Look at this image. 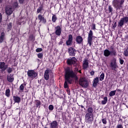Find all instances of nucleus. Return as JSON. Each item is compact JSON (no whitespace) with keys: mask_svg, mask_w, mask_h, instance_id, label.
<instances>
[{"mask_svg":"<svg viewBox=\"0 0 128 128\" xmlns=\"http://www.w3.org/2000/svg\"><path fill=\"white\" fill-rule=\"evenodd\" d=\"M14 78L12 77V74H10V76L8 75L7 76V80L9 82H14Z\"/></svg>","mask_w":128,"mask_h":128,"instance_id":"nucleus-23","label":"nucleus"},{"mask_svg":"<svg viewBox=\"0 0 128 128\" xmlns=\"http://www.w3.org/2000/svg\"><path fill=\"white\" fill-rule=\"evenodd\" d=\"M104 55L106 57L110 56H116V51L114 48H112L111 51L106 49L104 50Z\"/></svg>","mask_w":128,"mask_h":128,"instance_id":"nucleus-4","label":"nucleus"},{"mask_svg":"<svg viewBox=\"0 0 128 128\" xmlns=\"http://www.w3.org/2000/svg\"><path fill=\"white\" fill-rule=\"evenodd\" d=\"M75 67L76 68H74V72L70 68L66 70L64 83V88H68V82L70 84H72L74 81V78L75 80H78L76 74H78V66Z\"/></svg>","mask_w":128,"mask_h":128,"instance_id":"nucleus-1","label":"nucleus"},{"mask_svg":"<svg viewBox=\"0 0 128 128\" xmlns=\"http://www.w3.org/2000/svg\"><path fill=\"white\" fill-rule=\"evenodd\" d=\"M110 66L112 70H116V69L118 68V64H116V60L115 58L112 60L110 64Z\"/></svg>","mask_w":128,"mask_h":128,"instance_id":"nucleus-10","label":"nucleus"},{"mask_svg":"<svg viewBox=\"0 0 128 128\" xmlns=\"http://www.w3.org/2000/svg\"><path fill=\"white\" fill-rule=\"evenodd\" d=\"M48 110H54V106H52V104L48 106Z\"/></svg>","mask_w":128,"mask_h":128,"instance_id":"nucleus-38","label":"nucleus"},{"mask_svg":"<svg viewBox=\"0 0 128 128\" xmlns=\"http://www.w3.org/2000/svg\"><path fill=\"white\" fill-rule=\"evenodd\" d=\"M24 86H26V84H22L20 86V90H24Z\"/></svg>","mask_w":128,"mask_h":128,"instance_id":"nucleus-33","label":"nucleus"},{"mask_svg":"<svg viewBox=\"0 0 128 128\" xmlns=\"http://www.w3.org/2000/svg\"><path fill=\"white\" fill-rule=\"evenodd\" d=\"M116 90L111 91L109 93L110 96H114L116 94Z\"/></svg>","mask_w":128,"mask_h":128,"instance_id":"nucleus-29","label":"nucleus"},{"mask_svg":"<svg viewBox=\"0 0 128 128\" xmlns=\"http://www.w3.org/2000/svg\"><path fill=\"white\" fill-rule=\"evenodd\" d=\"M84 42V38L81 36H78L76 37V42L78 44H80Z\"/></svg>","mask_w":128,"mask_h":128,"instance_id":"nucleus-16","label":"nucleus"},{"mask_svg":"<svg viewBox=\"0 0 128 128\" xmlns=\"http://www.w3.org/2000/svg\"><path fill=\"white\" fill-rule=\"evenodd\" d=\"M92 30H96V24H92Z\"/></svg>","mask_w":128,"mask_h":128,"instance_id":"nucleus-42","label":"nucleus"},{"mask_svg":"<svg viewBox=\"0 0 128 128\" xmlns=\"http://www.w3.org/2000/svg\"><path fill=\"white\" fill-rule=\"evenodd\" d=\"M50 72V70L48 69L46 70L44 72V78L46 80H48V78H50V75L48 74Z\"/></svg>","mask_w":128,"mask_h":128,"instance_id":"nucleus-17","label":"nucleus"},{"mask_svg":"<svg viewBox=\"0 0 128 128\" xmlns=\"http://www.w3.org/2000/svg\"><path fill=\"white\" fill-rule=\"evenodd\" d=\"M13 98L14 102H17L18 104H20V96H14Z\"/></svg>","mask_w":128,"mask_h":128,"instance_id":"nucleus-21","label":"nucleus"},{"mask_svg":"<svg viewBox=\"0 0 128 128\" xmlns=\"http://www.w3.org/2000/svg\"><path fill=\"white\" fill-rule=\"evenodd\" d=\"M93 34L94 33H92V30H90L88 37V44H89L90 46H92V38H94Z\"/></svg>","mask_w":128,"mask_h":128,"instance_id":"nucleus-7","label":"nucleus"},{"mask_svg":"<svg viewBox=\"0 0 128 128\" xmlns=\"http://www.w3.org/2000/svg\"><path fill=\"white\" fill-rule=\"evenodd\" d=\"M42 102L39 100H35V104L37 108H40V104Z\"/></svg>","mask_w":128,"mask_h":128,"instance_id":"nucleus-26","label":"nucleus"},{"mask_svg":"<svg viewBox=\"0 0 128 128\" xmlns=\"http://www.w3.org/2000/svg\"><path fill=\"white\" fill-rule=\"evenodd\" d=\"M56 20H58L56 16V15H54L52 17V22H56Z\"/></svg>","mask_w":128,"mask_h":128,"instance_id":"nucleus-31","label":"nucleus"},{"mask_svg":"<svg viewBox=\"0 0 128 128\" xmlns=\"http://www.w3.org/2000/svg\"><path fill=\"white\" fill-rule=\"evenodd\" d=\"M7 72L8 74H10L12 72V68L10 67H9L8 69L7 70Z\"/></svg>","mask_w":128,"mask_h":128,"instance_id":"nucleus-37","label":"nucleus"},{"mask_svg":"<svg viewBox=\"0 0 128 128\" xmlns=\"http://www.w3.org/2000/svg\"><path fill=\"white\" fill-rule=\"evenodd\" d=\"M86 120L89 124H92L94 122V114H86L85 116Z\"/></svg>","mask_w":128,"mask_h":128,"instance_id":"nucleus-8","label":"nucleus"},{"mask_svg":"<svg viewBox=\"0 0 128 128\" xmlns=\"http://www.w3.org/2000/svg\"><path fill=\"white\" fill-rule=\"evenodd\" d=\"M117 92H122V90L120 89H116Z\"/></svg>","mask_w":128,"mask_h":128,"instance_id":"nucleus-50","label":"nucleus"},{"mask_svg":"<svg viewBox=\"0 0 128 128\" xmlns=\"http://www.w3.org/2000/svg\"><path fill=\"white\" fill-rule=\"evenodd\" d=\"M4 32H2L1 33V35L0 36V42L2 44V42H4Z\"/></svg>","mask_w":128,"mask_h":128,"instance_id":"nucleus-25","label":"nucleus"},{"mask_svg":"<svg viewBox=\"0 0 128 128\" xmlns=\"http://www.w3.org/2000/svg\"><path fill=\"white\" fill-rule=\"evenodd\" d=\"M38 18L40 20V22H42L44 24H46V20L44 18V17L42 16V14H39L38 16Z\"/></svg>","mask_w":128,"mask_h":128,"instance_id":"nucleus-20","label":"nucleus"},{"mask_svg":"<svg viewBox=\"0 0 128 128\" xmlns=\"http://www.w3.org/2000/svg\"><path fill=\"white\" fill-rule=\"evenodd\" d=\"M58 126V122L56 121H53L51 124H50V128H56Z\"/></svg>","mask_w":128,"mask_h":128,"instance_id":"nucleus-24","label":"nucleus"},{"mask_svg":"<svg viewBox=\"0 0 128 128\" xmlns=\"http://www.w3.org/2000/svg\"><path fill=\"white\" fill-rule=\"evenodd\" d=\"M78 84L80 86L84 88H86L88 86V82L86 80L85 78H81L79 80Z\"/></svg>","mask_w":128,"mask_h":128,"instance_id":"nucleus-5","label":"nucleus"},{"mask_svg":"<svg viewBox=\"0 0 128 128\" xmlns=\"http://www.w3.org/2000/svg\"><path fill=\"white\" fill-rule=\"evenodd\" d=\"M108 13L110 14L112 12V6H109L108 8Z\"/></svg>","mask_w":128,"mask_h":128,"instance_id":"nucleus-35","label":"nucleus"},{"mask_svg":"<svg viewBox=\"0 0 128 128\" xmlns=\"http://www.w3.org/2000/svg\"><path fill=\"white\" fill-rule=\"evenodd\" d=\"M5 12L7 16H10V14H12L14 10H12V8L8 6L5 8Z\"/></svg>","mask_w":128,"mask_h":128,"instance_id":"nucleus-12","label":"nucleus"},{"mask_svg":"<svg viewBox=\"0 0 128 128\" xmlns=\"http://www.w3.org/2000/svg\"><path fill=\"white\" fill-rule=\"evenodd\" d=\"M67 64L68 66H78V68H80V64H78V60L74 57L68 59Z\"/></svg>","mask_w":128,"mask_h":128,"instance_id":"nucleus-3","label":"nucleus"},{"mask_svg":"<svg viewBox=\"0 0 128 128\" xmlns=\"http://www.w3.org/2000/svg\"><path fill=\"white\" fill-rule=\"evenodd\" d=\"M38 58H42V56H44V54L42 53H39L37 54Z\"/></svg>","mask_w":128,"mask_h":128,"instance_id":"nucleus-36","label":"nucleus"},{"mask_svg":"<svg viewBox=\"0 0 128 128\" xmlns=\"http://www.w3.org/2000/svg\"><path fill=\"white\" fill-rule=\"evenodd\" d=\"M113 28H116V22H115L114 23V24L113 26Z\"/></svg>","mask_w":128,"mask_h":128,"instance_id":"nucleus-49","label":"nucleus"},{"mask_svg":"<svg viewBox=\"0 0 128 128\" xmlns=\"http://www.w3.org/2000/svg\"><path fill=\"white\" fill-rule=\"evenodd\" d=\"M90 74H91L92 76H94V70H92L90 72Z\"/></svg>","mask_w":128,"mask_h":128,"instance_id":"nucleus-47","label":"nucleus"},{"mask_svg":"<svg viewBox=\"0 0 128 128\" xmlns=\"http://www.w3.org/2000/svg\"><path fill=\"white\" fill-rule=\"evenodd\" d=\"M94 108L90 107L87 110V113L86 114H94Z\"/></svg>","mask_w":128,"mask_h":128,"instance_id":"nucleus-22","label":"nucleus"},{"mask_svg":"<svg viewBox=\"0 0 128 128\" xmlns=\"http://www.w3.org/2000/svg\"><path fill=\"white\" fill-rule=\"evenodd\" d=\"M6 96H8V98L10 96V89H8L6 90V94H5Z\"/></svg>","mask_w":128,"mask_h":128,"instance_id":"nucleus-27","label":"nucleus"},{"mask_svg":"<svg viewBox=\"0 0 128 128\" xmlns=\"http://www.w3.org/2000/svg\"><path fill=\"white\" fill-rule=\"evenodd\" d=\"M120 64H124V61L122 58H120Z\"/></svg>","mask_w":128,"mask_h":128,"instance_id":"nucleus-44","label":"nucleus"},{"mask_svg":"<svg viewBox=\"0 0 128 128\" xmlns=\"http://www.w3.org/2000/svg\"><path fill=\"white\" fill-rule=\"evenodd\" d=\"M44 128H46V127H44Z\"/></svg>","mask_w":128,"mask_h":128,"instance_id":"nucleus-54","label":"nucleus"},{"mask_svg":"<svg viewBox=\"0 0 128 128\" xmlns=\"http://www.w3.org/2000/svg\"><path fill=\"white\" fill-rule=\"evenodd\" d=\"M72 35L69 34L68 36V40L66 42V46H72Z\"/></svg>","mask_w":128,"mask_h":128,"instance_id":"nucleus-14","label":"nucleus"},{"mask_svg":"<svg viewBox=\"0 0 128 128\" xmlns=\"http://www.w3.org/2000/svg\"><path fill=\"white\" fill-rule=\"evenodd\" d=\"M124 2V0H114L113 5L116 10H120L122 8V4Z\"/></svg>","mask_w":128,"mask_h":128,"instance_id":"nucleus-2","label":"nucleus"},{"mask_svg":"<svg viewBox=\"0 0 128 128\" xmlns=\"http://www.w3.org/2000/svg\"><path fill=\"white\" fill-rule=\"evenodd\" d=\"M55 30H56V36H60V34H62V28H60V26H57L55 27Z\"/></svg>","mask_w":128,"mask_h":128,"instance_id":"nucleus-15","label":"nucleus"},{"mask_svg":"<svg viewBox=\"0 0 128 128\" xmlns=\"http://www.w3.org/2000/svg\"><path fill=\"white\" fill-rule=\"evenodd\" d=\"M20 24V23H19Z\"/></svg>","mask_w":128,"mask_h":128,"instance_id":"nucleus-55","label":"nucleus"},{"mask_svg":"<svg viewBox=\"0 0 128 128\" xmlns=\"http://www.w3.org/2000/svg\"><path fill=\"white\" fill-rule=\"evenodd\" d=\"M88 68V60L87 59H84L83 62V68L86 70Z\"/></svg>","mask_w":128,"mask_h":128,"instance_id":"nucleus-18","label":"nucleus"},{"mask_svg":"<svg viewBox=\"0 0 128 128\" xmlns=\"http://www.w3.org/2000/svg\"><path fill=\"white\" fill-rule=\"evenodd\" d=\"M78 72H80V74H82V70H80L78 71Z\"/></svg>","mask_w":128,"mask_h":128,"instance_id":"nucleus-52","label":"nucleus"},{"mask_svg":"<svg viewBox=\"0 0 128 128\" xmlns=\"http://www.w3.org/2000/svg\"><path fill=\"white\" fill-rule=\"evenodd\" d=\"M2 15L0 12V24L2 22Z\"/></svg>","mask_w":128,"mask_h":128,"instance_id":"nucleus-43","label":"nucleus"},{"mask_svg":"<svg viewBox=\"0 0 128 128\" xmlns=\"http://www.w3.org/2000/svg\"><path fill=\"white\" fill-rule=\"evenodd\" d=\"M63 42H64L62 41V40L61 39L60 41L58 43V44H62Z\"/></svg>","mask_w":128,"mask_h":128,"instance_id":"nucleus-48","label":"nucleus"},{"mask_svg":"<svg viewBox=\"0 0 128 128\" xmlns=\"http://www.w3.org/2000/svg\"><path fill=\"white\" fill-rule=\"evenodd\" d=\"M80 106L82 108H84V106L82 105H81Z\"/></svg>","mask_w":128,"mask_h":128,"instance_id":"nucleus-53","label":"nucleus"},{"mask_svg":"<svg viewBox=\"0 0 128 128\" xmlns=\"http://www.w3.org/2000/svg\"><path fill=\"white\" fill-rule=\"evenodd\" d=\"M2 2H4V0H0V4H2Z\"/></svg>","mask_w":128,"mask_h":128,"instance_id":"nucleus-51","label":"nucleus"},{"mask_svg":"<svg viewBox=\"0 0 128 128\" xmlns=\"http://www.w3.org/2000/svg\"><path fill=\"white\" fill-rule=\"evenodd\" d=\"M102 122L104 124H106V118H104L102 119Z\"/></svg>","mask_w":128,"mask_h":128,"instance_id":"nucleus-40","label":"nucleus"},{"mask_svg":"<svg viewBox=\"0 0 128 128\" xmlns=\"http://www.w3.org/2000/svg\"><path fill=\"white\" fill-rule=\"evenodd\" d=\"M27 74L28 76L31 78H36L38 76V73H36L34 70H28Z\"/></svg>","mask_w":128,"mask_h":128,"instance_id":"nucleus-9","label":"nucleus"},{"mask_svg":"<svg viewBox=\"0 0 128 128\" xmlns=\"http://www.w3.org/2000/svg\"><path fill=\"white\" fill-rule=\"evenodd\" d=\"M104 100L102 101V104H106V102H108V97H104Z\"/></svg>","mask_w":128,"mask_h":128,"instance_id":"nucleus-28","label":"nucleus"},{"mask_svg":"<svg viewBox=\"0 0 128 128\" xmlns=\"http://www.w3.org/2000/svg\"><path fill=\"white\" fill-rule=\"evenodd\" d=\"M42 10V6H40L38 9H37V13L40 14V12Z\"/></svg>","mask_w":128,"mask_h":128,"instance_id":"nucleus-34","label":"nucleus"},{"mask_svg":"<svg viewBox=\"0 0 128 128\" xmlns=\"http://www.w3.org/2000/svg\"><path fill=\"white\" fill-rule=\"evenodd\" d=\"M18 2H14V7L15 8H18Z\"/></svg>","mask_w":128,"mask_h":128,"instance_id":"nucleus-41","label":"nucleus"},{"mask_svg":"<svg viewBox=\"0 0 128 128\" xmlns=\"http://www.w3.org/2000/svg\"><path fill=\"white\" fill-rule=\"evenodd\" d=\"M20 4H22L24 2V0H19Z\"/></svg>","mask_w":128,"mask_h":128,"instance_id":"nucleus-46","label":"nucleus"},{"mask_svg":"<svg viewBox=\"0 0 128 128\" xmlns=\"http://www.w3.org/2000/svg\"><path fill=\"white\" fill-rule=\"evenodd\" d=\"M116 128H124L122 127V124H118Z\"/></svg>","mask_w":128,"mask_h":128,"instance_id":"nucleus-45","label":"nucleus"},{"mask_svg":"<svg viewBox=\"0 0 128 128\" xmlns=\"http://www.w3.org/2000/svg\"><path fill=\"white\" fill-rule=\"evenodd\" d=\"M12 23L10 22L8 24V30H12Z\"/></svg>","mask_w":128,"mask_h":128,"instance_id":"nucleus-32","label":"nucleus"},{"mask_svg":"<svg viewBox=\"0 0 128 128\" xmlns=\"http://www.w3.org/2000/svg\"><path fill=\"white\" fill-rule=\"evenodd\" d=\"M104 74L102 73L100 76V80H104Z\"/></svg>","mask_w":128,"mask_h":128,"instance_id":"nucleus-30","label":"nucleus"},{"mask_svg":"<svg viewBox=\"0 0 128 128\" xmlns=\"http://www.w3.org/2000/svg\"><path fill=\"white\" fill-rule=\"evenodd\" d=\"M93 84H92V86L93 88H96V86H98V77H96L93 81Z\"/></svg>","mask_w":128,"mask_h":128,"instance_id":"nucleus-19","label":"nucleus"},{"mask_svg":"<svg viewBox=\"0 0 128 128\" xmlns=\"http://www.w3.org/2000/svg\"><path fill=\"white\" fill-rule=\"evenodd\" d=\"M8 66L6 64V62H0V70H1V72H4L6 68H8Z\"/></svg>","mask_w":128,"mask_h":128,"instance_id":"nucleus-11","label":"nucleus"},{"mask_svg":"<svg viewBox=\"0 0 128 128\" xmlns=\"http://www.w3.org/2000/svg\"><path fill=\"white\" fill-rule=\"evenodd\" d=\"M76 49L72 47H70L68 48V52L71 56H76Z\"/></svg>","mask_w":128,"mask_h":128,"instance_id":"nucleus-13","label":"nucleus"},{"mask_svg":"<svg viewBox=\"0 0 128 128\" xmlns=\"http://www.w3.org/2000/svg\"><path fill=\"white\" fill-rule=\"evenodd\" d=\"M128 17L124 16L118 22V26L122 28V27L124 24H128Z\"/></svg>","mask_w":128,"mask_h":128,"instance_id":"nucleus-6","label":"nucleus"},{"mask_svg":"<svg viewBox=\"0 0 128 128\" xmlns=\"http://www.w3.org/2000/svg\"><path fill=\"white\" fill-rule=\"evenodd\" d=\"M42 52V48H38L37 49H36V52Z\"/></svg>","mask_w":128,"mask_h":128,"instance_id":"nucleus-39","label":"nucleus"}]
</instances>
